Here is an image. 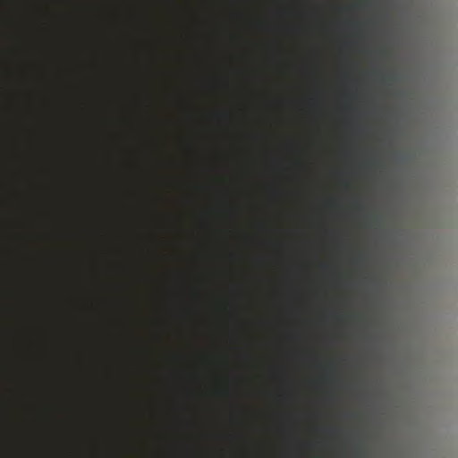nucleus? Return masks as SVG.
I'll return each instance as SVG.
<instances>
[{"instance_id": "f257e3e1", "label": "nucleus", "mask_w": 458, "mask_h": 458, "mask_svg": "<svg viewBox=\"0 0 458 458\" xmlns=\"http://www.w3.org/2000/svg\"><path fill=\"white\" fill-rule=\"evenodd\" d=\"M338 429L337 428H329L327 430V433L330 434V435H335L336 433H338Z\"/></svg>"}]
</instances>
